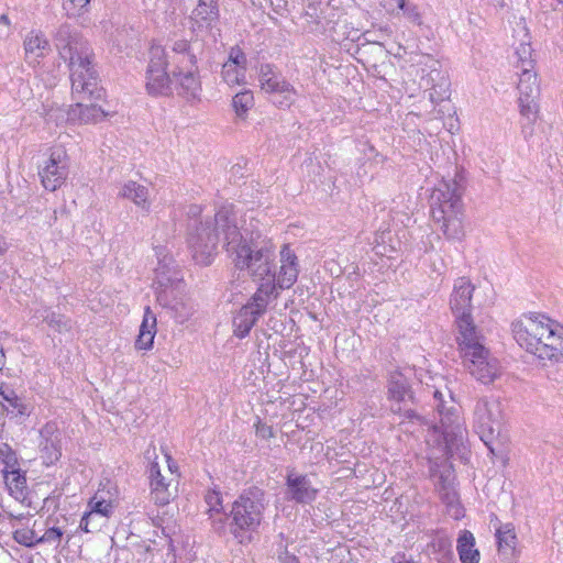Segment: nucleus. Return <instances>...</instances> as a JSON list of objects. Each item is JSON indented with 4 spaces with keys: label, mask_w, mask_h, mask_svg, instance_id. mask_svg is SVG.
<instances>
[{
    "label": "nucleus",
    "mask_w": 563,
    "mask_h": 563,
    "mask_svg": "<svg viewBox=\"0 0 563 563\" xmlns=\"http://www.w3.org/2000/svg\"><path fill=\"white\" fill-rule=\"evenodd\" d=\"M227 234V254L239 269H247L254 282L258 284L252 299L244 305L233 319L234 334L238 338L249 335L256 321L266 311L271 295L276 288L288 289L297 280L299 274L298 258L288 244L279 251L280 266L276 273L274 260L276 246L272 239H243L235 227L230 224Z\"/></svg>",
    "instance_id": "obj_1"
},
{
    "label": "nucleus",
    "mask_w": 563,
    "mask_h": 563,
    "mask_svg": "<svg viewBox=\"0 0 563 563\" xmlns=\"http://www.w3.org/2000/svg\"><path fill=\"white\" fill-rule=\"evenodd\" d=\"M55 46L64 60H68L73 96L77 100L67 111V121L79 124H96L107 112L95 101L103 97L98 85L97 73L91 66V49L86 41L62 24L55 34Z\"/></svg>",
    "instance_id": "obj_2"
},
{
    "label": "nucleus",
    "mask_w": 563,
    "mask_h": 563,
    "mask_svg": "<svg viewBox=\"0 0 563 563\" xmlns=\"http://www.w3.org/2000/svg\"><path fill=\"white\" fill-rule=\"evenodd\" d=\"M232 223L247 242L257 238L268 239L257 231V221L253 217L246 223V219L241 213H214L213 217H208L205 222H200L195 231L189 234L188 244L196 264L208 266L213 262L217 255L219 233L223 234L224 249L227 250V233L231 231L230 224Z\"/></svg>",
    "instance_id": "obj_3"
},
{
    "label": "nucleus",
    "mask_w": 563,
    "mask_h": 563,
    "mask_svg": "<svg viewBox=\"0 0 563 563\" xmlns=\"http://www.w3.org/2000/svg\"><path fill=\"white\" fill-rule=\"evenodd\" d=\"M433 398L437 401L435 408L440 415L441 427L428 423L415 412H408L410 419H416L427 428L426 443L430 448L429 460H438L452 454L453 450L463 442L465 433L459 407L453 404L451 395H449L451 402L449 407L441 390L434 389Z\"/></svg>",
    "instance_id": "obj_4"
},
{
    "label": "nucleus",
    "mask_w": 563,
    "mask_h": 563,
    "mask_svg": "<svg viewBox=\"0 0 563 563\" xmlns=\"http://www.w3.org/2000/svg\"><path fill=\"white\" fill-rule=\"evenodd\" d=\"M267 504L265 493L257 487L244 490L233 501L230 514L225 516V526L239 543L251 541L252 533L262 523Z\"/></svg>",
    "instance_id": "obj_5"
},
{
    "label": "nucleus",
    "mask_w": 563,
    "mask_h": 563,
    "mask_svg": "<svg viewBox=\"0 0 563 563\" xmlns=\"http://www.w3.org/2000/svg\"><path fill=\"white\" fill-rule=\"evenodd\" d=\"M555 325H559V322L549 317L531 313L514 323L512 331L515 340L522 349L540 360L552 362L553 356H545L542 353L548 345L554 346L551 338H556Z\"/></svg>",
    "instance_id": "obj_6"
},
{
    "label": "nucleus",
    "mask_w": 563,
    "mask_h": 563,
    "mask_svg": "<svg viewBox=\"0 0 563 563\" xmlns=\"http://www.w3.org/2000/svg\"><path fill=\"white\" fill-rule=\"evenodd\" d=\"M476 333L459 338L463 364L467 372L482 384L493 383L500 374L499 363L493 357Z\"/></svg>",
    "instance_id": "obj_7"
},
{
    "label": "nucleus",
    "mask_w": 563,
    "mask_h": 563,
    "mask_svg": "<svg viewBox=\"0 0 563 563\" xmlns=\"http://www.w3.org/2000/svg\"><path fill=\"white\" fill-rule=\"evenodd\" d=\"M172 59L175 65L172 74L179 93L187 99H195L201 91L197 67V57L191 52L188 41L178 40L172 46Z\"/></svg>",
    "instance_id": "obj_8"
},
{
    "label": "nucleus",
    "mask_w": 563,
    "mask_h": 563,
    "mask_svg": "<svg viewBox=\"0 0 563 563\" xmlns=\"http://www.w3.org/2000/svg\"><path fill=\"white\" fill-rule=\"evenodd\" d=\"M503 419L501 405L497 398L484 396L476 400L473 428L492 453H495L493 444L500 435Z\"/></svg>",
    "instance_id": "obj_9"
},
{
    "label": "nucleus",
    "mask_w": 563,
    "mask_h": 563,
    "mask_svg": "<svg viewBox=\"0 0 563 563\" xmlns=\"http://www.w3.org/2000/svg\"><path fill=\"white\" fill-rule=\"evenodd\" d=\"M168 59L169 56L162 45L151 46L145 85L150 95H167L170 91L173 80L167 73Z\"/></svg>",
    "instance_id": "obj_10"
},
{
    "label": "nucleus",
    "mask_w": 563,
    "mask_h": 563,
    "mask_svg": "<svg viewBox=\"0 0 563 563\" xmlns=\"http://www.w3.org/2000/svg\"><path fill=\"white\" fill-rule=\"evenodd\" d=\"M473 291L474 286L468 278L460 277L455 280L450 305L456 317L460 336H464L466 333L468 334V332H477L471 317V300Z\"/></svg>",
    "instance_id": "obj_11"
},
{
    "label": "nucleus",
    "mask_w": 563,
    "mask_h": 563,
    "mask_svg": "<svg viewBox=\"0 0 563 563\" xmlns=\"http://www.w3.org/2000/svg\"><path fill=\"white\" fill-rule=\"evenodd\" d=\"M68 155L66 150L58 145L51 148L49 156L40 170V177L45 189L55 191L68 175Z\"/></svg>",
    "instance_id": "obj_12"
},
{
    "label": "nucleus",
    "mask_w": 563,
    "mask_h": 563,
    "mask_svg": "<svg viewBox=\"0 0 563 563\" xmlns=\"http://www.w3.org/2000/svg\"><path fill=\"white\" fill-rule=\"evenodd\" d=\"M424 92L428 95L429 101L434 106L433 111L437 112L435 119H441L450 109L446 101L450 98V80L445 73L438 68H432L430 73L422 78Z\"/></svg>",
    "instance_id": "obj_13"
},
{
    "label": "nucleus",
    "mask_w": 563,
    "mask_h": 563,
    "mask_svg": "<svg viewBox=\"0 0 563 563\" xmlns=\"http://www.w3.org/2000/svg\"><path fill=\"white\" fill-rule=\"evenodd\" d=\"M148 478L151 496L155 504L164 506L176 497L178 482L173 474L167 476V474L163 473L162 464L157 460L151 463Z\"/></svg>",
    "instance_id": "obj_14"
},
{
    "label": "nucleus",
    "mask_w": 563,
    "mask_h": 563,
    "mask_svg": "<svg viewBox=\"0 0 563 563\" xmlns=\"http://www.w3.org/2000/svg\"><path fill=\"white\" fill-rule=\"evenodd\" d=\"M462 176L442 180L430 195V211H450L461 207Z\"/></svg>",
    "instance_id": "obj_15"
},
{
    "label": "nucleus",
    "mask_w": 563,
    "mask_h": 563,
    "mask_svg": "<svg viewBox=\"0 0 563 563\" xmlns=\"http://www.w3.org/2000/svg\"><path fill=\"white\" fill-rule=\"evenodd\" d=\"M519 107L520 113L528 120H534L538 113V102L540 88L537 79V73L533 70L519 71Z\"/></svg>",
    "instance_id": "obj_16"
},
{
    "label": "nucleus",
    "mask_w": 563,
    "mask_h": 563,
    "mask_svg": "<svg viewBox=\"0 0 563 563\" xmlns=\"http://www.w3.org/2000/svg\"><path fill=\"white\" fill-rule=\"evenodd\" d=\"M260 87L266 93L284 95L288 104L294 102L297 95L295 87L271 64H263L258 71Z\"/></svg>",
    "instance_id": "obj_17"
},
{
    "label": "nucleus",
    "mask_w": 563,
    "mask_h": 563,
    "mask_svg": "<svg viewBox=\"0 0 563 563\" xmlns=\"http://www.w3.org/2000/svg\"><path fill=\"white\" fill-rule=\"evenodd\" d=\"M114 497L109 490L98 489L88 503L89 511L86 512L80 521V528L86 532H91L98 528L95 522L97 516L109 518L114 509Z\"/></svg>",
    "instance_id": "obj_18"
},
{
    "label": "nucleus",
    "mask_w": 563,
    "mask_h": 563,
    "mask_svg": "<svg viewBox=\"0 0 563 563\" xmlns=\"http://www.w3.org/2000/svg\"><path fill=\"white\" fill-rule=\"evenodd\" d=\"M286 485L289 499L299 504L312 503L319 492L307 475L291 473L287 476Z\"/></svg>",
    "instance_id": "obj_19"
},
{
    "label": "nucleus",
    "mask_w": 563,
    "mask_h": 563,
    "mask_svg": "<svg viewBox=\"0 0 563 563\" xmlns=\"http://www.w3.org/2000/svg\"><path fill=\"white\" fill-rule=\"evenodd\" d=\"M42 441L40 442L41 457L43 463L51 465L60 457L58 437L54 435V428L49 424L41 430Z\"/></svg>",
    "instance_id": "obj_20"
},
{
    "label": "nucleus",
    "mask_w": 563,
    "mask_h": 563,
    "mask_svg": "<svg viewBox=\"0 0 563 563\" xmlns=\"http://www.w3.org/2000/svg\"><path fill=\"white\" fill-rule=\"evenodd\" d=\"M205 501L207 504V511L212 522V527L214 531L220 534L225 533V516L222 515V497L220 492L218 490H209L205 496Z\"/></svg>",
    "instance_id": "obj_21"
},
{
    "label": "nucleus",
    "mask_w": 563,
    "mask_h": 563,
    "mask_svg": "<svg viewBox=\"0 0 563 563\" xmlns=\"http://www.w3.org/2000/svg\"><path fill=\"white\" fill-rule=\"evenodd\" d=\"M118 197L133 201L137 208L146 209L150 207L148 188L133 180L122 185Z\"/></svg>",
    "instance_id": "obj_22"
},
{
    "label": "nucleus",
    "mask_w": 563,
    "mask_h": 563,
    "mask_svg": "<svg viewBox=\"0 0 563 563\" xmlns=\"http://www.w3.org/2000/svg\"><path fill=\"white\" fill-rule=\"evenodd\" d=\"M456 550L462 563H478L481 559L479 551L475 548V538L468 530H462L459 538Z\"/></svg>",
    "instance_id": "obj_23"
},
{
    "label": "nucleus",
    "mask_w": 563,
    "mask_h": 563,
    "mask_svg": "<svg viewBox=\"0 0 563 563\" xmlns=\"http://www.w3.org/2000/svg\"><path fill=\"white\" fill-rule=\"evenodd\" d=\"M219 16L218 5L214 0H199L194 9L191 20L198 25H210Z\"/></svg>",
    "instance_id": "obj_24"
},
{
    "label": "nucleus",
    "mask_w": 563,
    "mask_h": 563,
    "mask_svg": "<svg viewBox=\"0 0 563 563\" xmlns=\"http://www.w3.org/2000/svg\"><path fill=\"white\" fill-rule=\"evenodd\" d=\"M172 258L164 256L163 260H159L157 267L155 268V278L154 283L161 288L158 294V299H161L163 292L167 290L169 286L173 285L175 277V272L172 267Z\"/></svg>",
    "instance_id": "obj_25"
},
{
    "label": "nucleus",
    "mask_w": 563,
    "mask_h": 563,
    "mask_svg": "<svg viewBox=\"0 0 563 563\" xmlns=\"http://www.w3.org/2000/svg\"><path fill=\"white\" fill-rule=\"evenodd\" d=\"M4 483L10 494L15 498H24L26 490V478L19 467L3 471Z\"/></svg>",
    "instance_id": "obj_26"
},
{
    "label": "nucleus",
    "mask_w": 563,
    "mask_h": 563,
    "mask_svg": "<svg viewBox=\"0 0 563 563\" xmlns=\"http://www.w3.org/2000/svg\"><path fill=\"white\" fill-rule=\"evenodd\" d=\"M432 218L448 238L459 239L461 236L462 220L457 217V213H440L439 218L435 217V213H432Z\"/></svg>",
    "instance_id": "obj_27"
},
{
    "label": "nucleus",
    "mask_w": 563,
    "mask_h": 563,
    "mask_svg": "<svg viewBox=\"0 0 563 563\" xmlns=\"http://www.w3.org/2000/svg\"><path fill=\"white\" fill-rule=\"evenodd\" d=\"M388 394L396 401H404L407 397L411 398L408 380L401 373L395 372L390 375Z\"/></svg>",
    "instance_id": "obj_28"
},
{
    "label": "nucleus",
    "mask_w": 563,
    "mask_h": 563,
    "mask_svg": "<svg viewBox=\"0 0 563 563\" xmlns=\"http://www.w3.org/2000/svg\"><path fill=\"white\" fill-rule=\"evenodd\" d=\"M512 65L519 71L534 69V58L532 56V48L529 42H521L515 48Z\"/></svg>",
    "instance_id": "obj_29"
},
{
    "label": "nucleus",
    "mask_w": 563,
    "mask_h": 563,
    "mask_svg": "<svg viewBox=\"0 0 563 563\" xmlns=\"http://www.w3.org/2000/svg\"><path fill=\"white\" fill-rule=\"evenodd\" d=\"M40 312L38 318H42L52 329L58 332H68L71 329V321L67 317L51 311L49 309H43Z\"/></svg>",
    "instance_id": "obj_30"
},
{
    "label": "nucleus",
    "mask_w": 563,
    "mask_h": 563,
    "mask_svg": "<svg viewBox=\"0 0 563 563\" xmlns=\"http://www.w3.org/2000/svg\"><path fill=\"white\" fill-rule=\"evenodd\" d=\"M499 552L512 554L516 549L517 537L510 525L500 527L496 533Z\"/></svg>",
    "instance_id": "obj_31"
},
{
    "label": "nucleus",
    "mask_w": 563,
    "mask_h": 563,
    "mask_svg": "<svg viewBox=\"0 0 563 563\" xmlns=\"http://www.w3.org/2000/svg\"><path fill=\"white\" fill-rule=\"evenodd\" d=\"M24 48L26 55H33L34 57L44 56L48 51V42L42 34L30 33L24 41Z\"/></svg>",
    "instance_id": "obj_32"
},
{
    "label": "nucleus",
    "mask_w": 563,
    "mask_h": 563,
    "mask_svg": "<svg viewBox=\"0 0 563 563\" xmlns=\"http://www.w3.org/2000/svg\"><path fill=\"white\" fill-rule=\"evenodd\" d=\"M556 330V338H551L553 345H548L547 349H543V353L545 356H553L552 362H562L563 361V325L559 323V325H555Z\"/></svg>",
    "instance_id": "obj_33"
},
{
    "label": "nucleus",
    "mask_w": 563,
    "mask_h": 563,
    "mask_svg": "<svg viewBox=\"0 0 563 563\" xmlns=\"http://www.w3.org/2000/svg\"><path fill=\"white\" fill-rule=\"evenodd\" d=\"M245 70L246 68L233 64H223L221 75L229 86L241 85L245 80Z\"/></svg>",
    "instance_id": "obj_34"
},
{
    "label": "nucleus",
    "mask_w": 563,
    "mask_h": 563,
    "mask_svg": "<svg viewBox=\"0 0 563 563\" xmlns=\"http://www.w3.org/2000/svg\"><path fill=\"white\" fill-rule=\"evenodd\" d=\"M13 539L21 545L33 548L38 544V534L29 527L13 529Z\"/></svg>",
    "instance_id": "obj_35"
},
{
    "label": "nucleus",
    "mask_w": 563,
    "mask_h": 563,
    "mask_svg": "<svg viewBox=\"0 0 563 563\" xmlns=\"http://www.w3.org/2000/svg\"><path fill=\"white\" fill-rule=\"evenodd\" d=\"M232 104L235 113L239 117H243L249 109H251L254 104V98L251 90H244L236 93L233 97Z\"/></svg>",
    "instance_id": "obj_36"
},
{
    "label": "nucleus",
    "mask_w": 563,
    "mask_h": 563,
    "mask_svg": "<svg viewBox=\"0 0 563 563\" xmlns=\"http://www.w3.org/2000/svg\"><path fill=\"white\" fill-rule=\"evenodd\" d=\"M0 397L2 398L3 401H7L9 404V406H7V410H9V408L11 407L12 408V411L13 410H16V413L20 415V416H25V415H29V407L22 402V400L13 393V391H10V393H0Z\"/></svg>",
    "instance_id": "obj_37"
},
{
    "label": "nucleus",
    "mask_w": 563,
    "mask_h": 563,
    "mask_svg": "<svg viewBox=\"0 0 563 563\" xmlns=\"http://www.w3.org/2000/svg\"><path fill=\"white\" fill-rule=\"evenodd\" d=\"M0 461L4 464L3 471L19 467L16 454L7 443H0Z\"/></svg>",
    "instance_id": "obj_38"
},
{
    "label": "nucleus",
    "mask_w": 563,
    "mask_h": 563,
    "mask_svg": "<svg viewBox=\"0 0 563 563\" xmlns=\"http://www.w3.org/2000/svg\"><path fill=\"white\" fill-rule=\"evenodd\" d=\"M90 0H63V8L70 16L80 15Z\"/></svg>",
    "instance_id": "obj_39"
},
{
    "label": "nucleus",
    "mask_w": 563,
    "mask_h": 563,
    "mask_svg": "<svg viewBox=\"0 0 563 563\" xmlns=\"http://www.w3.org/2000/svg\"><path fill=\"white\" fill-rule=\"evenodd\" d=\"M64 536V531L60 528L52 527L48 528L42 536H38V544L40 543H49L59 545L60 540Z\"/></svg>",
    "instance_id": "obj_40"
},
{
    "label": "nucleus",
    "mask_w": 563,
    "mask_h": 563,
    "mask_svg": "<svg viewBox=\"0 0 563 563\" xmlns=\"http://www.w3.org/2000/svg\"><path fill=\"white\" fill-rule=\"evenodd\" d=\"M224 64H233L238 67L246 68L247 59L240 47H232L229 53V58Z\"/></svg>",
    "instance_id": "obj_41"
},
{
    "label": "nucleus",
    "mask_w": 563,
    "mask_h": 563,
    "mask_svg": "<svg viewBox=\"0 0 563 563\" xmlns=\"http://www.w3.org/2000/svg\"><path fill=\"white\" fill-rule=\"evenodd\" d=\"M155 333L154 332H144L140 331L139 336L135 342V346L139 350H148L153 345Z\"/></svg>",
    "instance_id": "obj_42"
},
{
    "label": "nucleus",
    "mask_w": 563,
    "mask_h": 563,
    "mask_svg": "<svg viewBox=\"0 0 563 563\" xmlns=\"http://www.w3.org/2000/svg\"><path fill=\"white\" fill-rule=\"evenodd\" d=\"M163 461H164V465H162L163 473L167 474V476H170V474H173L176 477V479L178 481L179 474H178L177 463L172 459V456L168 453L164 454Z\"/></svg>",
    "instance_id": "obj_43"
},
{
    "label": "nucleus",
    "mask_w": 563,
    "mask_h": 563,
    "mask_svg": "<svg viewBox=\"0 0 563 563\" xmlns=\"http://www.w3.org/2000/svg\"><path fill=\"white\" fill-rule=\"evenodd\" d=\"M156 318L155 316L150 311V308H146L143 322L140 327V331L144 332H154L156 333Z\"/></svg>",
    "instance_id": "obj_44"
},
{
    "label": "nucleus",
    "mask_w": 563,
    "mask_h": 563,
    "mask_svg": "<svg viewBox=\"0 0 563 563\" xmlns=\"http://www.w3.org/2000/svg\"><path fill=\"white\" fill-rule=\"evenodd\" d=\"M404 12L410 21L421 24V15L416 5H406Z\"/></svg>",
    "instance_id": "obj_45"
},
{
    "label": "nucleus",
    "mask_w": 563,
    "mask_h": 563,
    "mask_svg": "<svg viewBox=\"0 0 563 563\" xmlns=\"http://www.w3.org/2000/svg\"><path fill=\"white\" fill-rule=\"evenodd\" d=\"M256 434L263 439H271L274 437V431L271 426L258 422L256 426Z\"/></svg>",
    "instance_id": "obj_46"
},
{
    "label": "nucleus",
    "mask_w": 563,
    "mask_h": 563,
    "mask_svg": "<svg viewBox=\"0 0 563 563\" xmlns=\"http://www.w3.org/2000/svg\"><path fill=\"white\" fill-rule=\"evenodd\" d=\"M9 519H10V526L12 527V529H15V528H19L20 523L22 525L24 521L27 522L30 520V516L24 515V514L14 515V514L10 512Z\"/></svg>",
    "instance_id": "obj_47"
},
{
    "label": "nucleus",
    "mask_w": 563,
    "mask_h": 563,
    "mask_svg": "<svg viewBox=\"0 0 563 563\" xmlns=\"http://www.w3.org/2000/svg\"><path fill=\"white\" fill-rule=\"evenodd\" d=\"M0 26L4 27L2 32H0V38H4L9 35V27H10V21L8 15L2 14L0 15Z\"/></svg>",
    "instance_id": "obj_48"
},
{
    "label": "nucleus",
    "mask_w": 563,
    "mask_h": 563,
    "mask_svg": "<svg viewBox=\"0 0 563 563\" xmlns=\"http://www.w3.org/2000/svg\"><path fill=\"white\" fill-rule=\"evenodd\" d=\"M279 562L280 563H299L298 559L294 554L289 553L287 550H285L284 552H282L279 554Z\"/></svg>",
    "instance_id": "obj_49"
},
{
    "label": "nucleus",
    "mask_w": 563,
    "mask_h": 563,
    "mask_svg": "<svg viewBox=\"0 0 563 563\" xmlns=\"http://www.w3.org/2000/svg\"><path fill=\"white\" fill-rule=\"evenodd\" d=\"M4 364H5V354H4L2 345L0 344V369L3 368Z\"/></svg>",
    "instance_id": "obj_50"
},
{
    "label": "nucleus",
    "mask_w": 563,
    "mask_h": 563,
    "mask_svg": "<svg viewBox=\"0 0 563 563\" xmlns=\"http://www.w3.org/2000/svg\"><path fill=\"white\" fill-rule=\"evenodd\" d=\"M393 1L397 5V8H399L400 10H405V7L407 5L405 0H393Z\"/></svg>",
    "instance_id": "obj_51"
},
{
    "label": "nucleus",
    "mask_w": 563,
    "mask_h": 563,
    "mask_svg": "<svg viewBox=\"0 0 563 563\" xmlns=\"http://www.w3.org/2000/svg\"><path fill=\"white\" fill-rule=\"evenodd\" d=\"M7 250V243L3 241V239L0 236V252H3Z\"/></svg>",
    "instance_id": "obj_52"
},
{
    "label": "nucleus",
    "mask_w": 563,
    "mask_h": 563,
    "mask_svg": "<svg viewBox=\"0 0 563 563\" xmlns=\"http://www.w3.org/2000/svg\"><path fill=\"white\" fill-rule=\"evenodd\" d=\"M3 30H4V27H1V26H0V32H2Z\"/></svg>",
    "instance_id": "obj_53"
}]
</instances>
